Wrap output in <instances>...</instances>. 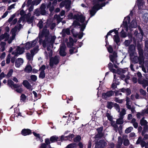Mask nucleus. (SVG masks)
<instances>
[{
    "label": "nucleus",
    "mask_w": 148,
    "mask_h": 148,
    "mask_svg": "<svg viewBox=\"0 0 148 148\" xmlns=\"http://www.w3.org/2000/svg\"><path fill=\"white\" fill-rule=\"evenodd\" d=\"M47 25H45L44 27L42 33L39 34L38 38L39 42L40 44L42 42L43 46L44 47L46 45L51 46L53 48V44L56 37L55 36H52L49 34V31L46 28L47 27Z\"/></svg>",
    "instance_id": "1"
},
{
    "label": "nucleus",
    "mask_w": 148,
    "mask_h": 148,
    "mask_svg": "<svg viewBox=\"0 0 148 148\" xmlns=\"http://www.w3.org/2000/svg\"><path fill=\"white\" fill-rule=\"evenodd\" d=\"M68 18L72 19L73 18L75 19L73 23L72 27H75L77 25H79L80 23H82L81 30L83 31L85 29L86 25L88 23V21H85V17L81 14L78 13L74 15L73 16V14L72 13L69 14L68 15ZM89 19L88 21L89 20Z\"/></svg>",
    "instance_id": "2"
},
{
    "label": "nucleus",
    "mask_w": 148,
    "mask_h": 148,
    "mask_svg": "<svg viewBox=\"0 0 148 148\" xmlns=\"http://www.w3.org/2000/svg\"><path fill=\"white\" fill-rule=\"evenodd\" d=\"M138 7V12L139 14H142L144 13L142 15L144 21L147 22L148 21V17L147 13L145 12L146 7L144 4V0H137L136 3V4L134 7V10L136 9L137 6Z\"/></svg>",
    "instance_id": "3"
},
{
    "label": "nucleus",
    "mask_w": 148,
    "mask_h": 148,
    "mask_svg": "<svg viewBox=\"0 0 148 148\" xmlns=\"http://www.w3.org/2000/svg\"><path fill=\"white\" fill-rule=\"evenodd\" d=\"M132 11H131L129 15L125 18L123 23L121 26V27L122 28V29L120 33V35L122 37L125 38L127 36V33L124 31V30H125L126 32H127L128 31V23H129L130 20V16H132Z\"/></svg>",
    "instance_id": "4"
},
{
    "label": "nucleus",
    "mask_w": 148,
    "mask_h": 148,
    "mask_svg": "<svg viewBox=\"0 0 148 148\" xmlns=\"http://www.w3.org/2000/svg\"><path fill=\"white\" fill-rule=\"evenodd\" d=\"M94 5L92 8L91 10H90V14L91 15L90 17L93 16L96 13L97 11L99 10L102 7L104 6L105 5V3H102L101 5L97 2V3H94Z\"/></svg>",
    "instance_id": "5"
},
{
    "label": "nucleus",
    "mask_w": 148,
    "mask_h": 148,
    "mask_svg": "<svg viewBox=\"0 0 148 148\" xmlns=\"http://www.w3.org/2000/svg\"><path fill=\"white\" fill-rule=\"evenodd\" d=\"M38 48V46H36V47L33 50H31V54L29 53H26L27 58L30 62L33 60L34 56L38 52L39 50Z\"/></svg>",
    "instance_id": "6"
},
{
    "label": "nucleus",
    "mask_w": 148,
    "mask_h": 148,
    "mask_svg": "<svg viewBox=\"0 0 148 148\" xmlns=\"http://www.w3.org/2000/svg\"><path fill=\"white\" fill-rule=\"evenodd\" d=\"M134 55H132L131 54H130V57L131 59L132 62L134 63H137L139 62L140 64H142L144 60H142L141 61V58H140V57L138 58L137 56L135 55V53L134 54Z\"/></svg>",
    "instance_id": "7"
},
{
    "label": "nucleus",
    "mask_w": 148,
    "mask_h": 148,
    "mask_svg": "<svg viewBox=\"0 0 148 148\" xmlns=\"http://www.w3.org/2000/svg\"><path fill=\"white\" fill-rule=\"evenodd\" d=\"M38 39L29 42H27L25 45V47L26 49H28L34 47L36 44L37 42Z\"/></svg>",
    "instance_id": "8"
},
{
    "label": "nucleus",
    "mask_w": 148,
    "mask_h": 148,
    "mask_svg": "<svg viewBox=\"0 0 148 148\" xmlns=\"http://www.w3.org/2000/svg\"><path fill=\"white\" fill-rule=\"evenodd\" d=\"M66 47L65 44L62 43L60 45L59 49V53L60 56H64L66 55Z\"/></svg>",
    "instance_id": "9"
},
{
    "label": "nucleus",
    "mask_w": 148,
    "mask_h": 148,
    "mask_svg": "<svg viewBox=\"0 0 148 148\" xmlns=\"http://www.w3.org/2000/svg\"><path fill=\"white\" fill-rule=\"evenodd\" d=\"M71 4V1L70 0H65L62 1L60 4V6L62 8L65 5V8L66 9L69 10L70 8V5Z\"/></svg>",
    "instance_id": "10"
},
{
    "label": "nucleus",
    "mask_w": 148,
    "mask_h": 148,
    "mask_svg": "<svg viewBox=\"0 0 148 148\" xmlns=\"http://www.w3.org/2000/svg\"><path fill=\"white\" fill-rule=\"evenodd\" d=\"M59 57L58 56H56L54 58H51L50 62V66H52L54 64H56L59 63Z\"/></svg>",
    "instance_id": "11"
},
{
    "label": "nucleus",
    "mask_w": 148,
    "mask_h": 148,
    "mask_svg": "<svg viewBox=\"0 0 148 148\" xmlns=\"http://www.w3.org/2000/svg\"><path fill=\"white\" fill-rule=\"evenodd\" d=\"M136 18L133 19L131 24H130V22L129 23H128V28L130 30H131V28H136L137 26V23L136 22ZM130 22V21H129Z\"/></svg>",
    "instance_id": "12"
},
{
    "label": "nucleus",
    "mask_w": 148,
    "mask_h": 148,
    "mask_svg": "<svg viewBox=\"0 0 148 148\" xmlns=\"http://www.w3.org/2000/svg\"><path fill=\"white\" fill-rule=\"evenodd\" d=\"M24 51V49L23 48H21L18 47L16 49V51L15 52H13L12 53V54H14L15 56L23 53Z\"/></svg>",
    "instance_id": "13"
},
{
    "label": "nucleus",
    "mask_w": 148,
    "mask_h": 148,
    "mask_svg": "<svg viewBox=\"0 0 148 148\" xmlns=\"http://www.w3.org/2000/svg\"><path fill=\"white\" fill-rule=\"evenodd\" d=\"M45 66L44 65H42L39 71H40V73L39 75V78L43 79L45 77Z\"/></svg>",
    "instance_id": "14"
},
{
    "label": "nucleus",
    "mask_w": 148,
    "mask_h": 148,
    "mask_svg": "<svg viewBox=\"0 0 148 148\" xmlns=\"http://www.w3.org/2000/svg\"><path fill=\"white\" fill-rule=\"evenodd\" d=\"M114 94V92L113 91L111 90L108 92H107L106 93H104L102 94V97L103 98L107 99L110 97L112 96Z\"/></svg>",
    "instance_id": "15"
},
{
    "label": "nucleus",
    "mask_w": 148,
    "mask_h": 148,
    "mask_svg": "<svg viewBox=\"0 0 148 148\" xmlns=\"http://www.w3.org/2000/svg\"><path fill=\"white\" fill-rule=\"evenodd\" d=\"M117 57V54L115 52L113 53L112 55L110 56V60L113 63H117L116 58Z\"/></svg>",
    "instance_id": "16"
},
{
    "label": "nucleus",
    "mask_w": 148,
    "mask_h": 148,
    "mask_svg": "<svg viewBox=\"0 0 148 148\" xmlns=\"http://www.w3.org/2000/svg\"><path fill=\"white\" fill-rule=\"evenodd\" d=\"M8 84L12 88H17L19 86L18 84H14V82L11 80H8Z\"/></svg>",
    "instance_id": "17"
},
{
    "label": "nucleus",
    "mask_w": 148,
    "mask_h": 148,
    "mask_svg": "<svg viewBox=\"0 0 148 148\" xmlns=\"http://www.w3.org/2000/svg\"><path fill=\"white\" fill-rule=\"evenodd\" d=\"M23 62V60L21 58H18L16 60L15 62V66L18 68L22 65Z\"/></svg>",
    "instance_id": "18"
},
{
    "label": "nucleus",
    "mask_w": 148,
    "mask_h": 148,
    "mask_svg": "<svg viewBox=\"0 0 148 148\" xmlns=\"http://www.w3.org/2000/svg\"><path fill=\"white\" fill-rule=\"evenodd\" d=\"M10 36V35L8 33H5L4 34H2L0 36V41L4 40L6 41L8 40Z\"/></svg>",
    "instance_id": "19"
},
{
    "label": "nucleus",
    "mask_w": 148,
    "mask_h": 148,
    "mask_svg": "<svg viewBox=\"0 0 148 148\" xmlns=\"http://www.w3.org/2000/svg\"><path fill=\"white\" fill-rule=\"evenodd\" d=\"M74 136V135L73 134H71L67 136H64L63 135L61 136L60 138V140L62 141L63 140H71L72 138Z\"/></svg>",
    "instance_id": "20"
},
{
    "label": "nucleus",
    "mask_w": 148,
    "mask_h": 148,
    "mask_svg": "<svg viewBox=\"0 0 148 148\" xmlns=\"http://www.w3.org/2000/svg\"><path fill=\"white\" fill-rule=\"evenodd\" d=\"M47 50L48 52H45V53L47 59L50 58L52 55V50H50L49 47L47 48Z\"/></svg>",
    "instance_id": "21"
},
{
    "label": "nucleus",
    "mask_w": 148,
    "mask_h": 148,
    "mask_svg": "<svg viewBox=\"0 0 148 148\" xmlns=\"http://www.w3.org/2000/svg\"><path fill=\"white\" fill-rule=\"evenodd\" d=\"M23 85L27 89L32 90L33 88L32 86L29 83L27 80H24L23 82Z\"/></svg>",
    "instance_id": "22"
},
{
    "label": "nucleus",
    "mask_w": 148,
    "mask_h": 148,
    "mask_svg": "<svg viewBox=\"0 0 148 148\" xmlns=\"http://www.w3.org/2000/svg\"><path fill=\"white\" fill-rule=\"evenodd\" d=\"M138 82L140 84H142L143 87L144 88L148 86V81L145 80L141 81L140 79H138Z\"/></svg>",
    "instance_id": "23"
},
{
    "label": "nucleus",
    "mask_w": 148,
    "mask_h": 148,
    "mask_svg": "<svg viewBox=\"0 0 148 148\" xmlns=\"http://www.w3.org/2000/svg\"><path fill=\"white\" fill-rule=\"evenodd\" d=\"M31 131L29 129H23L21 131L22 135L25 136L31 134Z\"/></svg>",
    "instance_id": "24"
},
{
    "label": "nucleus",
    "mask_w": 148,
    "mask_h": 148,
    "mask_svg": "<svg viewBox=\"0 0 148 148\" xmlns=\"http://www.w3.org/2000/svg\"><path fill=\"white\" fill-rule=\"evenodd\" d=\"M24 71L26 73H30L32 71V68L31 65L28 64L26 66Z\"/></svg>",
    "instance_id": "25"
},
{
    "label": "nucleus",
    "mask_w": 148,
    "mask_h": 148,
    "mask_svg": "<svg viewBox=\"0 0 148 148\" xmlns=\"http://www.w3.org/2000/svg\"><path fill=\"white\" fill-rule=\"evenodd\" d=\"M17 27H15L12 29L11 31V33L12 34V36L11 38L12 40H14L16 36V33L17 30Z\"/></svg>",
    "instance_id": "26"
},
{
    "label": "nucleus",
    "mask_w": 148,
    "mask_h": 148,
    "mask_svg": "<svg viewBox=\"0 0 148 148\" xmlns=\"http://www.w3.org/2000/svg\"><path fill=\"white\" fill-rule=\"evenodd\" d=\"M114 32L115 34V35H118V32L117 30H116L115 29L112 30H110L109 31V32H108L107 34V35L106 36V38L105 39L106 41V40H107V38H108V36L110 35L111 33H112Z\"/></svg>",
    "instance_id": "27"
},
{
    "label": "nucleus",
    "mask_w": 148,
    "mask_h": 148,
    "mask_svg": "<svg viewBox=\"0 0 148 148\" xmlns=\"http://www.w3.org/2000/svg\"><path fill=\"white\" fill-rule=\"evenodd\" d=\"M62 34L63 36H64L65 35V34H66L67 35L69 34L70 33V29L69 28L63 29L62 30V32L61 34Z\"/></svg>",
    "instance_id": "28"
},
{
    "label": "nucleus",
    "mask_w": 148,
    "mask_h": 148,
    "mask_svg": "<svg viewBox=\"0 0 148 148\" xmlns=\"http://www.w3.org/2000/svg\"><path fill=\"white\" fill-rule=\"evenodd\" d=\"M45 4H42L41 5L40 7V11L41 14L42 15H44L45 14Z\"/></svg>",
    "instance_id": "29"
},
{
    "label": "nucleus",
    "mask_w": 148,
    "mask_h": 148,
    "mask_svg": "<svg viewBox=\"0 0 148 148\" xmlns=\"http://www.w3.org/2000/svg\"><path fill=\"white\" fill-rule=\"evenodd\" d=\"M54 18L55 19H56L58 23H59L62 20V18H61L59 15H55L54 16Z\"/></svg>",
    "instance_id": "30"
},
{
    "label": "nucleus",
    "mask_w": 148,
    "mask_h": 148,
    "mask_svg": "<svg viewBox=\"0 0 148 148\" xmlns=\"http://www.w3.org/2000/svg\"><path fill=\"white\" fill-rule=\"evenodd\" d=\"M138 53L139 55L140 58H141V61L142 60H144V58L143 56V51L140 48L138 49Z\"/></svg>",
    "instance_id": "31"
},
{
    "label": "nucleus",
    "mask_w": 148,
    "mask_h": 148,
    "mask_svg": "<svg viewBox=\"0 0 148 148\" xmlns=\"http://www.w3.org/2000/svg\"><path fill=\"white\" fill-rule=\"evenodd\" d=\"M123 140L122 138L121 137H119L118 138V145L117 147L118 148H120V146L122 144Z\"/></svg>",
    "instance_id": "32"
},
{
    "label": "nucleus",
    "mask_w": 148,
    "mask_h": 148,
    "mask_svg": "<svg viewBox=\"0 0 148 148\" xmlns=\"http://www.w3.org/2000/svg\"><path fill=\"white\" fill-rule=\"evenodd\" d=\"M58 138L56 136H53L50 137V140L51 142L53 143L58 140Z\"/></svg>",
    "instance_id": "33"
},
{
    "label": "nucleus",
    "mask_w": 148,
    "mask_h": 148,
    "mask_svg": "<svg viewBox=\"0 0 148 148\" xmlns=\"http://www.w3.org/2000/svg\"><path fill=\"white\" fill-rule=\"evenodd\" d=\"M135 47L134 45H131L129 48V51L130 53H133L135 51Z\"/></svg>",
    "instance_id": "34"
},
{
    "label": "nucleus",
    "mask_w": 148,
    "mask_h": 148,
    "mask_svg": "<svg viewBox=\"0 0 148 148\" xmlns=\"http://www.w3.org/2000/svg\"><path fill=\"white\" fill-rule=\"evenodd\" d=\"M114 40L116 44H118V43L120 41V38L118 35H114Z\"/></svg>",
    "instance_id": "35"
},
{
    "label": "nucleus",
    "mask_w": 148,
    "mask_h": 148,
    "mask_svg": "<svg viewBox=\"0 0 148 148\" xmlns=\"http://www.w3.org/2000/svg\"><path fill=\"white\" fill-rule=\"evenodd\" d=\"M146 121L144 119V118L143 117L140 121V124L141 125H146L147 124Z\"/></svg>",
    "instance_id": "36"
},
{
    "label": "nucleus",
    "mask_w": 148,
    "mask_h": 148,
    "mask_svg": "<svg viewBox=\"0 0 148 148\" xmlns=\"http://www.w3.org/2000/svg\"><path fill=\"white\" fill-rule=\"evenodd\" d=\"M103 127H100L98 128L97 130L98 132V133L100 137H102L103 136V134L102 133V131L103 130Z\"/></svg>",
    "instance_id": "37"
},
{
    "label": "nucleus",
    "mask_w": 148,
    "mask_h": 148,
    "mask_svg": "<svg viewBox=\"0 0 148 148\" xmlns=\"http://www.w3.org/2000/svg\"><path fill=\"white\" fill-rule=\"evenodd\" d=\"M126 114L125 110L124 109L122 108L121 109V111L120 112V117L122 118L123 116Z\"/></svg>",
    "instance_id": "38"
},
{
    "label": "nucleus",
    "mask_w": 148,
    "mask_h": 148,
    "mask_svg": "<svg viewBox=\"0 0 148 148\" xmlns=\"http://www.w3.org/2000/svg\"><path fill=\"white\" fill-rule=\"evenodd\" d=\"M51 3L50 2H49L48 4L47 5V8H49V10L51 12L52 11L54 10V6L53 5L51 7Z\"/></svg>",
    "instance_id": "39"
},
{
    "label": "nucleus",
    "mask_w": 148,
    "mask_h": 148,
    "mask_svg": "<svg viewBox=\"0 0 148 148\" xmlns=\"http://www.w3.org/2000/svg\"><path fill=\"white\" fill-rule=\"evenodd\" d=\"M140 98L138 94H136L135 95H132L131 96V98L133 100L136 99H138Z\"/></svg>",
    "instance_id": "40"
},
{
    "label": "nucleus",
    "mask_w": 148,
    "mask_h": 148,
    "mask_svg": "<svg viewBox=\"0 0 148 148\" xmlns=\"http://www.w3.org/2000/svg\"><path fill=\"white\" fill-rule=\"evenodd\" d=\"M82 25V23H80V24L78 25H79L80 26L81 28ZM80 30H81V31L82 32H80L78 34V37L80 39L83 36V33L82 32V31H83L84 30V29L83 31H82L81 30V28Z\"/></svg>",
    "instance_id": "41"
},
{
    "label": "nucleus",
    "mask_w": 148,
    "mask_h": 148,
    "mask_svg": "<svg viewBox=\"0 0 148 148\" xmlns=\"http://www.w3.org/2000/svg\"><path fill=\"white\" fill-rule=\"evenodd\" d=\"M114 79H113V82L114 83H115V84L117 85H119L120 84V82L118 80H117L116 79V75L114 74Z\"/></svg>",
    "instance_id": "42"
},
{
    "label": "nucleus",
    "mask_w": 148,
    "mask_h": 148,
    "mask_svg": "<svg viewBox=\"0 0 148 148\" xmlns=\"http://www.w3.org/2000/svg\"><path fill=\"white\" fill-rule=\"evenodd\" d=\"M123 117L121 118L120 117V118L117 119L116 121V123L119 124H122L123 123Z\"/></svg>",
    "instance_id": "43"
},
{
    "label": "nucleus",
    "mask_w": 148,
    "mask_h": 148,
    "mask_svg": "<svg viewBox=\"0 0 148 148\" xmlns=\"http://www.w3.org/2000/svg\"><path fill=\"white\" fill-rule=\"evenodd\" d=\"M133 127H130L127 128L125 131V133L128 134L130 132L133 130Z\"/></svg>",
    "instance_id": "44"
},
{
    "label": "nucleus",
    "mask_w": 148,
    "mask_h": 148,
    "mask_svg": "<svg viewBox=\"0 0 148 148\" xmlns=\"http://www.w3.org/2000/svg\"><path fill=\"white\" fill-rule=\"evenodd\" d=\"M41 1V0H35L32 2V3L33 5H37L40 3Z\"/></svg>",
    "instance_id": "45"
},
{
    "label": "nucleus",
    "mask_w": 148,
    "mask_h": 148,
    "mask_svg": "<svg viewBox=\"0 0 148 148\" xmlns=\"http://www.w3.org/2000/svg\"><path fill=\"white\" fill-rule=\"evenodd\" d=\"M5 42H1L0 43V45L1 47L2 51H3L5 49Z\"/></svg>",
    "instance_id": "46"
},
{
    "label": "nucleus",
    "mask_w": 148,
    "mask_h": 148,
    "mask_svg": "<svg viewBox=\"0 0 148 148\" xmlns=\"http://www.w3.org/2000/svg\"><path fill=\"white\" fill-rule=\"evenodd\" d=\"M27 22L29 24L31 23H32L33 22V17H32L31 18H29L28 17H27Z\"/></svg>",
    "instance_id": "47"
},
{
    "label": "nucleus",
    "mask_w": 148,
    "mask_h": 148,
    "mask_svg": "<svg viewBox=\"0 0 148 148\" xmlns=\"http://www.w3.org/2000/svg\"><path fill=\"white\" fill-rule=\"evenodd\" d=\"M110 71L114 73H117L119 74H121V73H120L119 72V71H120V70H119V69H118L117 70H116L115 69L112 68L111 69V70H110Z\"/></svg>",
    "instance_id": "48"
},
{
    "label": "nucleus",
    "mask_w": 148,
    "mask_h": 148,
    "mask_svg": "<svg viewBox=\"0 0 148 148\" xmlns=\"http://www.w3.org/2000/svg\"><path fill=\"white\" fill-rule=\"evenodd\" d=\"M70 53L72 54L74 53H76L77 52V50L75 48H72L70 49Z\"/></svg>",
    "instance_id": "49"
},
{
    "label": "nucleus",
    "mask_w": 148,
    "mask_h": 148,
    "mask_svg": "<svg viewBox=\"0 0 148 148\" xmlns=\"http://www.w3.org/2000/svg\"><path fill=\"white\" fill-rule=\"evenodd\" d=\"M76 144L74 143L71 144L69 145L66 147V148H74L76 147Z\"/></svg>",
    "instance_id": "50"
},
{
    "label": "nucleus",
    "mask_w": 148,
    "mask_h": 148,
    "mask_svg": "<svg viewBox=\"0 0 148 148\" xmlns=\"http://www.w3.org/2000/svg\"><path fill=\"white\" fill-rule=\"evenodd\" d=\"M15 14H14L12 15L8 20V22L10 23L12 21V20L14 18V17H15Z\"/></svg>",
    "instance_id": "51"
},
{
    "label": "nucleus",
    "mask_w": 148,
    "mask_h": 148,
    "mask_svg": "<svg viewBox=\"0 0 148 148\" xmlns=\"http://www.w3.org/2000/svg\"><path fill=\"white\" fill-rule=\"evenodd\" d=\"M140 92L141 95L143 96H145L146 95V92L144 90L142 89H140Z\"/></svg>",
    "instance_id": "52"
},
{
    "label": "nucleus",
    "mask_w": 148,
    "mask_h": 148,
    "mask_svg": "<svg viewBox=\"0 0 148 148\" xmlns=\"http://www.w3.org/2000/svg\"><path fill=\"white\" fill-rule=\"evenodd\" d=\"M11 58V55L10 54H9L6 58V62L7 64H9L10 62V60Z\"/></svg>",
    "instance_id": "53"
},
{
    "label": "nucleus",
    "mask_w": 148,
    "mask_h": 148,
    "mask_svg": "<svg viewBox=\"0 0 148 148\" xmlns=\"http://www.w3.org/2000/svg\"><path fill=\"white\" fill-rule=\"evenodd\" d=\"M143 112L142 110L141 113L140 112H138L136 114V116L137 118L139 119L141 116H143L144 115V114H143Z\"/></svg>",
    "instance_id": "54"
},
{
    "label": "nucleus",
    "mask_w": 148,
    "mask_h": 148,
    "mask_svg": "<svg viewBox=\"0 0 148 148\" xmlns=\"http://www.w3.org/2000/svg\"><path fill=\"white\" fill-rule=\"evenodd\" d=\"M19 86H20L17 88H16V89L15 90L18 93H21L23 91V90L22 88L20 87L19 88Z\"/></svg>",
    "instance_id": "55"
},
{
    "label": "nucleus",
    "mask_w": 148,
    "mask_h": 148,
    "mask_svg": "<svg viewBox=\"0 0 148 148\" xmlns=\"http://www.w3.org/2000/svg\"><path fill=\"white\" fill-rule=\"evenodd\" d=\"M42 23L43 22L42 21H40L38 24V27L40 29H41L42 27Z\"/></svg>",
    "instance_id": "56"
},
{
    "label": "nucleus",
    "mask_w": 148,
    "mask_h": 148,
    "mask_svg": "<svg viewBox=\"0 0 148 148\" xmlns=\"http://www.w3.org/2000/svg\"><path fill=\"white\" fill-rule=\"evenodd\" d=\"M81 139L80 136H78L74 138V140L75 142L79 141Z\"/></svg>",
    "instance_id": "57"
},
{
    "label": "nucleus",
    "mask_w": 148,
    "mask_h": 148,
    "mask_svg": "<svg viewBox=\"0 0 148 148\" xmlns=\"http://www.w3.org/2000/svg\"><path fill=\"white\" fill-rule=\"evenodd\" d=\"M114 107L116 110H117L118 112H119L120 111V108L119 105L115 103L114 104Z\"/></svg>",
    "instance_id": "58"
},
{
    "label": "nucleus",
    "mask_w": 148,
    "mask_h": 148,
    "mask_svg": "<svg viewBox=\"0 0 148 148\" xmlns=\"http://www.w3.org/2000/svg\"><path fill=\"white\" fill-rule=\"evenodd\" d=\"M123 144L125 146H127L129 145V142L128 139H126L124 141Z\"/></svg>",
    "instance_id": "59"
},
{
    "label": "nucleus",
    "mask_w": 148,
    "mask_h": 148,
    "mask_svg": "<svg viewBox=\"0 0 148 148\" xmlns=\"http://www.w3.org/2000/svg\"><path fill=\"white\" fill-rule=\"evenodd\" d=\"M34 13V14H35L36 16H39L40 14V12H39V10L37 9L35 10Z\"/></svg>",
    "instance_id": "60"
},
{
    "label": "nucleus",
    "mask_w": 148,
    "mask_h": 148,
    "mask_svg": "<svg viewBox=\"0 0 148 148\" xmlns=\"http://www.w3.org/2000/svg\"><path fill=\"white\" fill-rule=\"evenodd\" d=\"M114 101L116 102H118L119 103H121L123 102V100L120 99H119L117 98H116L114 99Z\"/></svg>",
    "instance_id": "61"
},
{
    "label": "nucleus",
    "mask_w": 148,
    "mask_h": 148,
    "mask_svg": "<svg viewBox=\"0 0 148 148\" xmlns=\"http://www.w3.org/2000/svg\"><path fill=\"white\" fill-rule=\"evenodd\" d=\"M107 48L108 52L110 53H112L113 52V49L111 46H109Z\"/></svg>",
    "instance_id": "62"
},
{
    "label": "nucleus",
    "mask_w": 148,
    "mask_h": 148,
    "mask_svg": "<svg viewBox=\"0 0 148 148\" xmlns=\"http://www.w3.org/2000/svg\"><path fill=\"white\" fill-rule=\"evenodd\" d=\"M130 43V42L129 40H126L124 42V44L127 47L128 46Z\"/></svg>",
    "instance_id": "63"
},
{
    "label": "nucleus",
    "mask_w": 148,
    "mask_h": 148,
    "mask_svg": "<svg viewBox=\"0 0 148 148\" xmlns=\"http://www.w3.org/2000/svg\"><path fill=\"white\" fill-rule=\"evenodd\" d=\"M31 79L33 81H35L37 79L36 76L34 75H32L31 76Z\"/></svg>",
    "instance_id": "64"
}]
</instances>
